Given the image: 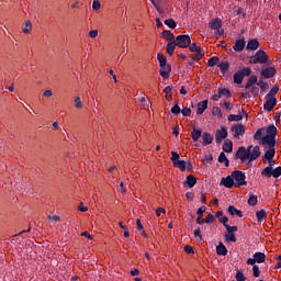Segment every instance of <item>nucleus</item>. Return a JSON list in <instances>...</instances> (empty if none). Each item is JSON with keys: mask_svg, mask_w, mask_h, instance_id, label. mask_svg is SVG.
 <instances>
[{"mask_svg": "<svg viewBox=\"0 0 281 281\" xmlns=\"http://www.w3.org/2000/svg\"><path fill=\"white\" fill-rule=\"evenodd\" d=\"M268 61L269 56L262 49L257 50L256 54L249 59L250 65H266Z\"/></svg>", "mask_w": 281, "mask_h": 281, "instance_id": "obj_1", "label": "nucleus"}, {"mask_svg": "<svg viewBox=\"0 0 281 281\" xmlns=\"http://www.w3.org/2000/svg\"><path fill=\"white\" fill-rule=\"evenodd\" d=\"M233 180L235 181V188L247 186V176L240 170H234L232 172Z\"/></svg>", "mask_w": 281, "mask_h": 281, "instance_id": "obj_2", "label": "nucleus"}, {"mask_svg": "<svg viewBox=\"0 0 281 281\" xmlns=\"http://www.w3.org/2000/svg\"><path fill=\"white\" fill-rule=\"evenodd\" d=\"M209 26L211 30L215 31L216 36H223V34H225V31L222 29L223 20H221V18L211 20Z\"/></svg>", "mask_w": 281, "mask_h": 281, "instance_id": "obj_3", "label": "nucleus"}, {"mask_svg": "<svg viewBox=\"0 0 281 281\" xmlns=\"http://www.w3.org/2000/svg\"><path fill=\"white\" fill-rule=\"evenodd\" d=\"M262 155V151H260V146L256 145H249L248 146V161L251 164V161H256V159H259Z\"/></svg>", "mask_w": 281, "mask_h": 281, "instance_id": "obj_4", "label": "nucleus"}, {"mask_svg": "<svg viewBox=\"0 0 281 281\" xmlns=\"http://www.w3.org/2000/svg\"><path fill=\"white\" fill-rule=\"evenodd\" d=\"M261 176L267 177L268 179H270V177L278 179V177H281V167H277L276 169L266 167L263 170H261Z\"/></svg>", "mask_w": 281, "mask_h": 281, "instance_id": "obj_5", "label": "nucleus"}, {"mask_svg": "<svg viewBox=\"0 0 281 281\" xmlns=\"http://www.w3.org/2000/svg\"><path fill=\"white\" fill-rule=\"evenodd\" d=\"M175 42L177 47L186 49V47H190V43H192V40L190 38V35H178L176 36Z\"/></svg>", "mask_w": 281, "mask_h": 281, "instance_id": "obj_6", "label": "nucleus"}, {"mask_svg": "<svg viewBox=\"0 0 281 281\" xmlns=\"http://www.w3.org/2000/svg\"><path fill=\"white\" fill-rule=\"evenodd\" d=\"M235 159H240L241 164H245V161L249 159L248 147L247 148L245 146L238 147L235 154Z\"/></svg>", "mask_w": 281, "mask_h": 281, "instance_id": "obj_7", "label": "nucleus"}, {"mask_svg": "<svg viewBox=\"0 0 281 281\" xmlns=\"http://www.w3.org/2000/svg\"><path fill=\"white\" fill-rule=\"evenodd\" d=\"M223 139H227V127L221 126L215 133L216 144H223Z\"/></svg>", "mask_w": 281, "mask_h": 281, "instance_id": "obj_8", "label": "nucleus"}, {"mask_svg": "<svg viewBox=\"0 0 281 281\" xmlns=\"http://www.w3.org/2000/svg\"><path fill=\"white\" fill-rule=\"evenodd\" d=\"M171 71H172V66H170V64H165V65L160 66L159 74H160L161 78H164V80H168V78H170Z\"/></svg>", "mask_w": 281, "mask_h": 281, "instance_id": "obj_9", "label": "nucleus"}, {"mask_svg": "<svg viewBox=\"0 0 281 281\" xmlns=\"http://www.w3.org/2000/svg\"><path fill=\"white\" fill-rule=\"evenodd\" d=\"M231 131H232V133H234L233 136L235 138H238V137H240V135H245V125H243V124L233 125L231 127Z\"/></svg>", "mask_w": 281, "mask_h": 281, "instance_id": "obj_10", "label": "nucleus"}, {"mask_svg": "<svg viewBox=\"0 0 281 281\" xmlns=\"http://www.w3.org/2000/svg\"><path fill=\"white\" fill-rule=\"evenodd\" d=\"M259 144L261 146H265L267 144L269 148H276V138L273 136L266 135V136H262Z\"/></svg>", "mask_w": 281, "mask_h": 281, "instance_id": "obj_11", "label": "nucleus"}, {"mask_svg": "<svg viewBox=\"0 0 281 281\" xmlns=\"http://www.w3.org/2000/svg\"><path fill=\"white\" fill-rule=\"evenodd\" d=\"M278 104V99H267L266 103L263 104L265 111L271 113L273 108Z\"/></svg>", "mask_w": 281, "mask_h": 281, "instance_id": "obj_12", "label": "nucleus"}, {"mask_svg": "<svg viewBox=\"0 0 281 281\" xmlns=\"http://www.w3.org/2000/svg\"><path fill=\"white\" fill-rule=\"evenodd\" d=\"M221 186H224V188H228V189L234 188L235 182H234V177H232V173H231V176H227L226 178H222Z\"/></svg>", "mask_w": 281, "mask_h": 281, "instance_id": "obj_13", "label": "nucleus"}, {"mask_svg": "<svg viewBox=\"0 0 281 281\" xmlns=\"http://www.w3.org/2000/svg\"><path fill=\"white\" fill-rule=\"evenodd\" d=\"M276 68L273 67H267V68H263L261 70V76L269 79V78H273V76H276Z\"/></svg>", "mask_w": 281, "mask_h": 281, "instance_id": "obj_14", "label": "nucleus"}, {"mask_svg": "<svg viewBox=\"0 0 281 281\" xmlns=\"http://www.w3.org/2000/svg\"><path fill=\"white\" fill-rule=\"evenodd\" d=\"M258 47H260V42H258L257 38L248 41L246 45V49H248V52H255Z\"/></svg>", "mask_w": 281, "mask_h": 281, "instance_id": "obj_15", "label": "nucleus"}, {"mask_svg": "<svg viewBox=\"0 0 281 281\" xmlns=\"http://www.w3.org/2000/svg\"><path fill=\"white\" fill-rule=\"evenodd\" d=\"M212 142H214V135H212L207 132H204L202 134V144H203V146H209V144H212Z\"/></svg>", "mask_w": 281, "mask_h": 281, "instance_id": "obj_16", "label": "nucleus"}, {"mask_svg": "<svg viewBox=\"0 0 281 281\" xmlns=\"http://www.w3.org/2000/svg\"><path fill=\"white\" fill-rule=\"evenodd\" d=\"M245 38H239L235 42V45L233 46L234 52H243L245 49Z\"/></svg>", "mask_w": 281, "mask_h": 281, "instance_id": "obj_17", "label": "nucleus"}, {"mask_svg": "<svg viewBox=\"0 0 281 281\" xmlns=\"http://www.w3.org/2000/svg\"><path fill=\"white\" fill-rule=\"evenodd\" d=\"M207 109V100H203L198 103L196 115H203Z\"/></svg>", "mask_w": 281, "mask_h": 281, "instance_id": "obj_18", "label": "nucleus"}, {"mask_svg": "<svg viewBox=\"0 0 281 281\" xmlns=\"http://www.w3.org/2000/svg\"><path fill=\"white\" fill-rule=\"evenodd\" d=\"M227 212L231 216H238L239 218H243V211L234 207V205H229Z\"/></svg>", "mask_w": 281, "mask_h": 281, "instance_id": "obj_19", "label": "nucleus"}, {"mask_svg": "<svg viewBox=\"0 0 281 281\" xmlns=\"http://www.w3.org/2000/svg\"><path fill=\"white\" fill-rule=\"evenodd\" d=\"M252 258H255V261L258 265H262V262H265V260H267V255H265V252H255Z\"/></svg>", "mask_w": 281, "mask_h": 281, "instance_id": "obj_20", "label": "nucleus"}, {"mask_svg": "<svg viewBox=\"0 0 281 281\" xmlns=\"http://www.w3.org/2000/svg\"><path fill=\"white\" fill-rule=\"evenodd\" d=\"M278 91H280V87L276 85L271 88L269 93L266 95V99L276 100V95H278Z\"/></svg>", "mask_w": 281, "mask_h": 281, "instance_id": "obj_21", "label": "nucleus"}, {"mask_svg": "<svg viewBox=\"0 0 281 281\" xmlns=\"http://www.w3.org/2000/svg\"><path fill=\"white\" fill-rule=\"evenodd\" d=\"M273 157H276V147H269V149L263 155V159L268 161L273 159Z\"/></svg>", "mask_w": 281, "mask_h": 281, "instance_id": "obj_22", "label": "nucleus"}, {"mask_svg": "<svg viewBox=\"0 0 281 281\" xmlns=\"http://www.w3.org/2000/svg\"><path fill=\"white\" fill-rule=\"evenodd\" d=\"M177 48V42L172 41L167 44L166 52L169 56L175 54V49Z\"/></svg>", "mask_w": 281, "mask_h": 281, "instance_id": "obj_23", "label": "nucleus"}, {"mask_svg": "<svg viewBox=\"0 0 281 281\" xmlns=\"http://www.w3.org/2000/svg\"><path fill=\"white\" fill-rule=\"evenodd\" d=\"M201 135H203V131H201V128L196 130V127H193V131L191 132V138L193 142H199Z\"/></svg>", "mask_w": 281, "mask_h": 281, "instance_id": "obj_24", "label": "nucleus"}, {"mask_svg": "<svg viewBox=\"0 0 281 281\" xmlns=\"http://www.w3.org/2000/svg\"><path fill=\"white\" fill-rule=\"evenodd\" d=\"M226 234L224 235L225 240L227 243H236V234L229 231V228H226Z\"/></svg>", "mask_w": 281, "mask_h": 281, "instance_id": "obj_25", "label": "nucleus"}, {"mask_svg": "<svg viewBox=\"0 0 281 281\" xmlns=\"http://www.w3.org/2000/svg\"><path fill=\"white\" fill-rule=\"evenodd\" d=\"M216 254L217 256H227V247H225L223 243H220L216 246Z\"/></svg>", "mask_w": 281, "mask_h": 281, "instance_id": "obj_26", "label": "nucleus"}, {"mask_svg": "<svg viewBox=\"0 0 281 281\" xmlns=\"http://www.w3.org/2000/svg\"><path fill=\"white\" fill-rule=\"evenodd\" d=\"M224 153H232L234 150V143L231 139H226L223 144Z\"/></svg>", "mask_w": 281, "mask_h": 281, "instance_id": "obj_27", "label": "nucleus"}, {"mask_svg": "<svg viewBox=\"0 0 281 281\" xmlns=\"http://www.w3.org/2000/svg\"><path fill=\"white\" fill-rule=\"evenodd\" d=\"M254 85H258V77L257 76H250L248 78V81L245 86V89H251V87H254Z\"/></svg>", "mask_w": 281, "mask_h": 281, "instance_id": "obj_28", "label": "nucleus"}, {"mask_svg": "<svg viewBox=\"0 0 281 281\" xmlns=\"http://www.w3.org/2000/svg\"><path fill=\"white\" fill-rule=\"evenodd\" d=\"M186 183L188 188H194V186H196V177H194V175H189L187 177Z\"/></svg>", "mask_w": 281, "mask_h": 281, "instance_id": "obj_29", "label": "nucleus"}, {"mask_svg": "<svg viewBox=\"0 0 281 281\" xmlns=\"http://www.w3.org/2000/svg\"><path fill=\"white\" fill-rule=\"evenodd\" d=\"M258 223H262L267 218V211L265 209L256 212Z\"/></svg>", "mask_w": 281, "mask_h": 281, "instance_id": "obj_30", "label": "nucleus"}, {"mask_svg": "<svg viewBox=\"0 0 281 281\" xmlns=\"http://www.w3.org/2000/svg\"><path fill=\"white\" fill-rule=\"evenodd\" d=\"M162 38H166L169 43H172V41H176L177 37H175V34L170 31H164L162 32Z\"/></svg>", "mask_w": 281, "mask_h": 281, "instance_id": "obj_31", "label": "nucleus"}, {"mask_svg": "<svg viewBox=\"0 0 281 281\" xmlns=\"http://www.w3.org/2000/svg\"><path fill=\"white\" fill-rule=\"evenodd\" d=\"M217 91L221 98H232V91L227 88H218Z\"/></svg>", "mask_w": 281, "mask_h": 281, "instance_id": "obj_32", "label": "nucleus"}, {"mask_svg": "<svg viewBox=\"0 0 281 281\" xmlns=\"http://www.w3.org/2000/svg\"><path fill=\"white\" fill-rule=\"evenodd\" d=\"M266 135H269L270 137L276 138V135H278V127H276V125H269L267 127V134Z\"/></svg>", "mask_w": 281, "mask_h": 281, "instance_id": "obj_33", "label": "nucleus"}, {"mask_svg": "<svg viewBox=\"0 0 281 281\" xmlns=\"http://www.w3.org/2000/svg\"><path fill=\"white\" fill-rule=\"evenodd\" d=\"M217 67L221 69V72L223 76L227 74V70L229 69V61L225 60L217 65Z\"/></svg>", "mask_w": 281, "mask_h": 281, "instance_id": "obj_34", "label": "nucleus"}, {"mask_svg": "<svg viewBox=\"0 0 281 281\" xmlns=\"http://www.w3.org/2000/svg\"><path fill=\"white\" fill-rule=\"evenodd\" d=\"M173 167L179 168V170H181V172H186L187 162H186V160H178L177 162L173 164Z\"/></svg>", "mask_w": 281, "mask_h": 281, "instance_id": "obj_35", "label": "nucleus"}, {"mask_svg": "<svg viewBox=\"0 0 281 281\" xmlns=\"http://www.w3.org/2000/svg\"><path fill=\"white\" fill-rule=\"evenodd\" d=\"M233 78L235 85H243V80L245 79V77L239 72V70L234 74Z\"/></svg>", "mask_w": 281, "mask_h": 281, "instance_id": "obj_36", "label": "nucleus"}, {"mask_svg": "<svg viewBox=\"0 0 281 281\" xmlns=\"http://www.w3.org/2000/svg\"><path fill=\"white\" fill-rule=\"evenodd\" d=\"M205 56V50H198L195 52V55L192 56V60L195 63H199V60H201V58H203Z\"/></svg>", "mask_w": 281, "mask_h": 281, "instance_id": "obj_37", "label": "nucleus"}, {"mask_svg": "<svg viewBox=\"0 0 281 281\" xmlns=\"http://www.w3.org/2000/svg\"><path fill=\"white\" fill-rule=\"evenodd\" d=\"M265 134V128H259L257 130V132L254 135V139H256L257 142H262V135Z\"/></svg>", "mask_w": 281, "mask_h": 281, "instance_id": "obj_38", "label": "nucleus"}, {"mask_svg": "<svg viewBox=\"0 0 281 281\" xmlns=\"http://www.w3.org/2000/svg\"><path fill=\"white\" fill-rule=\"evenodd\" d=\"M157 60L159 63V66H164L168 64V58H166V56L161 53L157 54Z\"/></svg>", "mask_w": 281, "mask_h": 281, "instance_id": "obj_39", "label": "nucleus"}, {"mask_svg": "<svg viewBox=\"0 0 281 281\" xmlns=\"http://www.w3.org/2000/svg\"><path fill=\"white\" fill-rule=\"evenodd\" d=\"M165 25L170 27V30H175L177 27V22L175 21V19L169 18V19L165 20Z\"/></svg>", "mask_w": 281, "mask_h": 281, "instance_id": "obj_40", "label": "nucleus"}, {"mask_svg": "<svg viewBox=\"0 0 281 281\" xmlns=\"http://www.w3.org/2000/svg\"><path fill=\"white\" fill-rule=\"evenodd\" d=\"M240 120H243V115L241 114H229L228 115V122H240Z\"/></svg>", "mask_w": 281, "mask_h": 281, "instance_id": "obj_41", "label": "nucleus"}, {"mask_svg": "<svg viewBox=\"0 0 281 281\" xmlns=\"http://www.w3.org/2000/svg\"><path fill=\"white\" fill-rule=\"evenodd\" d=\"M218 57L217 56H213L207 60V65L209 67H214L216 65H218Z\"/></svg>", "mask_w": 281, "mask_h": 281, "instance_id": "obj_42", "label": "nucleus"}, {"mask_svg": "<svg viewBox=\"0 0 281 281\" xmlns=\"http://www.w3.org/2000/svg\"><path fill=\"white\" fill-rule=\"evenodd\" d=\"M248 205L250 206L258 205V196L250 194L248 199Z\"/></svg>", "mask_w": 281, "mask_h": 281, "instance_id": "obj_43", "label": "nucleus"}, {"mask_svg": "<svg viewBox=\"0 0 281 281\" xmlns=\"http://www.w3.org/2000/svg\"><path fill=\"white\" fill-rule=\"evenodd\" d=\"M257 87H259L261 91H267V89H269V83L259 80L257 81Z\"/></svg>", "mask_w": 281, "mask_h": 281, "instance_id": "obj_44", "label": "nucleus"}, {"mask_svg": "<svg viewBox=\"0 0 281 281\" xmlns=\"http://www.w3.org/2000/svg\"><path fill=\"white\" fill-rule=\"evenodd\" d=\"M193 236L196 238V240H198L199 243H201V240H203V236L201 235V228H200V227H198L196 229H194Z\"/></svg>", "mask_w": 281, "mask_h": 281, "instance_id": "obj_45", "label": "nucleus"}, {"mask_svg": "<svg viewBox=\"0 0 281 281\" xmlns=\"http://www.w3.org/2000/svg\"><path fill=\"white\" fill-rule=\"evenodd\" d=\"M32 32V21H26L25 22V27L23 29L24 34H30Z\"/></svg>", "mask_w": 281, "mask_h": 281, "instance_id": "obj_46", "label": "nucleus"}, {"mask_svg": "<svg viewBox=\"0 0 281 281\" xmlns=\"http://www.w3.org/2000/svg\"><path fill=\"white\" fill-rule=\"evenodd\" d=\"M180 113L183 115V117H190V115H192V110L190 108H183L180 110Z\"/></svg>", "mask_w": 281, "mask_h": 281, "instance_id": "obj_47", "label": "nucleus"}, {"mask_svg": "<svg viewBox=\"0 0 281 281\" xmlns=\"http://www.w3.org/2000/svg\"><path fill=\"white\" fill-rule=\"evenodd\" d=\"M170 111L172 115H179V113H181V108L179 106V104L176 103Z\"/></svg>", "mask_w": 281, "mask_h": 281, "instance_id": "obj_48", "label": "nucleus"}, {"mask_svg": "<svg viewBox=\"0 0 281 281\" xmlns=\"http://www.w3.org/2000/svg\"><path fill=\"white\" fill-rule=\"evenodd\" d=\"M189 50L196 53V52H202L203 49H202L201 46H198L196 43H193V44L190 45Z\"/></svg>", "mask_w": 281, "mask_h": 281, "instance_id": "obj_49", "label": "nucleus"}, {"mask_svg": "<svg viewBox=\"0 0 281 281\" xmlns=\"http://www.w3.org/2000/svg\"><path fill=\"white\" fill-rule=\"evenodd\" d=\"M240 75L245 78V76H251V68H243L239 70Z\"/></svg>", "mask_w": 281, "mask_h": 281, "instance_id": "obj_50", "label": "nucleus"}, {"mask_svg": "<svg viewBox=\"0 0 281 281\" xmlns=\"http://www.w3.org/2000/svg\"><path fill=\"white\" fill-rule=\"evenodd\" d=\"M235 278H236L237 281L247 280V278L245 277V274L240 270H237V273H236Z\"/></svg>", "mask_w": 281, "mask_h": 281, "instance_id": "obj_51", "label": "nucleus"}, {"mask_svg": "<svg viewBox=\"0 0 281 281\" xmlns=\"http://www.w3.org/2000/svg\"><path fill=\"white\" fill-rule=\"evenodd\" d=\"M252 276L255 278H260V268L257 265L252 267Z\"/></svg>", "mask_w": 281, "mask_h": 281, "instance_id": "obj_52", "label": "nucleus"}, {"mask_svg": "<svg viewBox=\"0 0 281 281\" xmlns=\"http://www.w3.org/2000/svg\"><path fill=\"white\" fill-rule=\"evenodd\" d=\"M250 93L256 97L258 95V93H260V88H258V86H251L250 87Z\"/></svg>", "mask_w": 281, "mask_h": 281, "instance_id": "obj_53", "label": "nucleus"}, {"mask_svg": "<svg viewBox=\"0 0 281 281\" xmlns=\"http://www.w3.org/2000/svg\"><path fill=\"white\" fill-rule=\"evenodd\" d=\"M215 221V217H214V214L210 213L205 218H204V223H214Z\"/></svg>", "mask_w": 281, "mask_h": 281, "instance_id": "obj_54", "label": "nucleus"}, {"mask_svg": "<svg viewBox=\"0 0 281 281\" xmlns=\"http://www.w3.org/2000/svg\"><path fill=\"white\" fill-rule=\"evenodd\" d=\"M226 160H227V156L225 155V151H222V153L220 154L218 158H217V161H218L220 164H224V161H226Z\"/></svg>", "mask_w": 281, "mask_h": 281, "instance_id": "obj_55", "label": "nucleus"}, {"mask_svg": "<svg viewBox=\"0 0 281 281\" xmlns=\"http://www.w3.org/2000/svg\"><path fill=\"white\" fill-rule=\"evenodd\" d=\"M171 155H172V157H171L172 164H177V161H180V160H179V153H177V151H171Z\"/></svg>", "mask_w": 281, "mask_h": 281, "instance_id": "obj_56", "label": "nucleus"}, {"mask_svg": "<svg viewBox=\"0 0 281 281\" xmlns=\"http://www.w3.org/2000/svg\"><path fill=\"white\" fill-rule=\"evenodd\" d=\"M100 8H102V4L100 3V0H93L92 10H100Z\"/></svg>", "mask_w": 281, "mask_h": 281, "instance_id": "obj_57", "label": "nucleus"}, {"mask_svg": "<svg viewBox=\"0 0 281 281\" xmlns=\"http://www.w3.org/2000/svg\"><path fill=\"white\" fill-rule=\"evenodd\" d=\"M75 106L76 109H82V101L80 100V97L75 98Z\"/></svg>", "mask_w": 281, "mask_h": 281, "instance_id": "obj_58", "label": "nucleus"}, {"mask_svg": "<svg viewBox=\"0 0 281 281\" xmlns=\"http://www.w3.org/2000/svg\"><path fill=\"white\" fill-rule=\"evenodd\" d=\"M213 115H218L220 117H223V114L221 113V108L214 106L212 111Z\"/></svg>", "mask_w": 281, "mask_h": 281, "instance_id": "obj_59", "label": "nucleus"}, {"mask_svg": "<svg viewBox=\"0 0 281 281\" xmlns=\"http://www.w3.org/2000/svg\"><path fill=\"white\" fill-rule=\"evenodd\" d=\"M237 16L241 14V16L245 19V16H247V13L245 12V9L239 8L237 10H235Z\"/></svg>", "mask_w": 281, "mask_h": 281, "instance_id": "obj_60", "label": "nucleus"}, {"mask_svg": "<svg viewBox=\"0 0 281 281\" xmlns=\"http://www.w3.org/2000/svg\"><path fill=\"white\" fill-rule=\"evenodd\" d=\"M205 210H207V207L205 206L198 209L196 211L198 216L203 217V214H205Z\"/></svg>", "mask_w": 281, "mask_h": 281, "instance_id": "obj_61", "label": "nucleus"}, {"mask_svg": "<svg viewBox=\"0 0 281 281\" xmlns=\"http://www.w3.org/2000/svg\"><path fill=\"white\" fill-rule=\"evenodd\" d=\"M184 251H186V254H194V248H192V246H190V245H187L184 247Z\"/></svg>", "mask_w": 281, "mask_h": 281, "instance_id": "obj_62", "label": "nucleus"}, {"mask_svg": "<svg viewBox=\"0 0 281 281\" xmlns=\"http://www.w3.org/2000/svg\"><path fill=\"white\" fill-rule=\"evenodd\" d=\"M186 199H187L188 201H194V193H192V192H187V193H186Z\"/></svg>", "mask_w": 281, "mask_h": 281, "instance_id": "obj_63", "label": "nucleus"}, {"mask_svg": "<svg viewBox=\"0 0 281 281\" xmlns=\"http://www.w3.org/2000/svg\"><path fill=\"white\" fill-rule=\"evenodd\" d=\"M228 221H229V218L227 216H223L222 218H220V223H222L224 225V227H225V225H229V224H227Z\"/></svg>", "mask_w": 281, "mask_h": 281, "instance_id": "obj_64", "label": "nucleus"}]
</instances>
